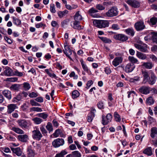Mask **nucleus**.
Listing matches in <instances>:
<instances>
[{
    "label": "nucleus",
    "mask_w": 157,
    "mask_h": 157,
    "mask_svg": "<svg viewBox=\"0 0 157 157\" xmlns=\"http://www.w3.org/2000/svg\"><path fill=\"white\" fill-rule=\"evenodd\" d=\"M93 24L100 28H105L109 26V23L107 20H95L93 21Z\"/></svg>",
    "instance_id": "1"
},
{
    "label": "nucleus",
    "mask_w": 157,
    "mask_h": 157,
    "mask_svg": "<svg viewBox=\"0 0 157 157\" xmlns=\"http://www.w3.org/2000/svg\"><path fill=\"white\" fill-rule=\"evenodd\" d=\"M118 13L117 8L115 6L111 7L105 13L106 16L109 17H112L117 16Z\"/></svg>",
    "instance_id": "2"
},
{
    "label": "nucleus",
    "mask_w": 157,
    "mask_h": 157,
    "mask_svg": "<svg viewBox=\"0 0 157 157\" xmlns=\"http://www.w3.org/2000/svg\"><path fill=\"white\" fill-rule=\"evenodd\" d=\"M102 118L101 123L104 125H106L111 121L112 115L110 113H109L105 117L104 115H102Z\"/></svg>",
    "instance_id": "3"
},
{
    "label": "nucleus",
    "mask_w": 157,
    "mask_h": 157,
    "mask_svg": "<svg viewBox=\"0 0 157 157\" xmlns=\"http://www.w3.org/2000/svg\"><path fill=\"white\" fill-rule=\"evenodd\" d=\"M134 27L138 31H141L145 28V25L143 21H137L134 24Z\"/></svg>",
    "instance_id": "4"
},
{
    "label": "nucleus",
    "mask_w": 157,
    "mask_h": 157,
    "mask_svg": "<svg viewBox=\"0 0 157 157\" xmlns=\"http://www.w3.org/2000/svg\"><path fill=\"white\" fill-rule=\"evenodd\" d=\"M32 133L33 138L38 141L40 140L43 136L40 131L36 129L32 131Z\"/></svg>",
    "instance_id": "5"
},
{
    "label": "nucleus",
    "mask_w": 157,
    "mask_h": 157,
    "mask_svg": "<svg viewBox=\"0 0 157 157\" xmlns=\"http://www.w3.org/2000/svg\"><path fill=\"white\" fill-rule=\"evenodd\" d=\"M64 144V140L62 138H59L55 140L52 142V145L55 147H57L61 146H62Z\"/></svg>",
    "instance_id": "6"
},
{
    "label": "nucleus",
    "mask_w": 157,
    "mask_h": 157,
    "mask_svg": "<svg viewBox=\"0 0 157 157\" xmlns=\"http://www.w3.org/2000/svg\"><path fill=\"white\" fill-rule=\"evenodd\" d=\"M135 67L134 64L131 63H128L125 66L124 70L127 73H129L132 71Z\"/></svg>",
    "instance_id": "7"
},
{
    "label": "nucleus",
    "mask_w": 157,
    "mask_h": 157,
    "mask_svg": "<svg viewBox=\"0 0 157 157\" xmlns=\"http://www.w3.org/2000/svg\"><path fill=\"white\" fill-rule=\"evenodd\" d=\"M135 47L140 51L143 52H148L147 49V45L146 44H144L143 45H139L138 44H135Z\"/></svg>",
    "instance_id": "8"
},
{
    "label": "nucleus",
    "mask_w": 157,
    "mask_h": 157,
    "mask_svg": "<svg viewBox=\"0 0 157 157\" xmlns=\"http://www.w3.org/2000/svg\"><path fill=\"white\" fill-rule=\"evenodd\" d=\"M139 91L143 94H147L150 93L151 88L148 86H143L139 89Z\"/></svg>",
    "instance_id": "9"
},
{
    "label": "nucleus",
    "mask_w": 157,
    "mask_h": 157,
    "mask_svg": "<svg viewBox=\"0 0 157 157\" xmlns=\"http://www.w3.org/2000/svg\"><path fill=\"white\" fill-rule=\"evenodd\" d=\"M113 38L117 40L124 41L128 39V37L126 35L123 34H118L113 36Z\"/></svg>",
    "instance_id": "10"
},
{
    "label": "nucleus",
    "mask_w": 157,
    "mask_h": 157,
    "mask_svg": "<svg viewBox=\"0 0 157 157\" xmlns=\"http://www.w3.org/2000/svg\"><path fill=\"white\" fill-rule=\"evenodd\" d=\"M127 4L134 8H137L140 6V3L136 0H128L127 1Z\"/></svg>",
    "instance_id": "11"
},
{
    "label": "nucleus",
    "mask_w": 157,
    "mask_h": 157,
    "mask_svg": "<svg viewBox=\"0 0 157 157\" xmlns=\"http://www.w3.org/2000/svg\"><path fill=\"white\" fill-rule=\"evenodd\" d=\"M79 24V21H75L71 22V25L73 29L79 30L82 29Z\"/></svg>",
    "instance_id": "12"
},
{
    "label": "nucleus",
    "mask_w": 157,
    "mask_h": 157,
    "mask_svg": "<svg viewBox=\"0 0 157 157\" xmlns=\"http://www.w3.org/2000/svg\"><path fill=\"white\" fill-rule=\"evenodd\" d=\"M123 61V58L121 57H116L112 61V64L115 67L121 63Z\"/></svg>",
    "instance_id": "13"
},
{
    "label": "nucleus",
    "mask_w": 157,
    "mask_h": 157,
    "mask_svg": "<svg viewBox=\"0 0 157 157\" xmlns=\"http://www.w3.org/2000/svg\"><path fill=\"white\" fill-rule=\"evenodd\" d=\"M7 113L8 114H10L13 111H14L15 109L17 108V107L16 104H9L7 106Z\"/></svg>",
    "instance_id": "14"
},
{
    "label": "nucleus",
    "mask_w": 157,
    "mask_h": 157,
    "mask_svg": "<svg viewBox=\"0 0 157 157\" xmlns=\"http://www.w3.org/2000/svg\"><path fill=\"white\" fill-rule=\"evenodd\" d=\"M157 79V77L153 72L151 73L150 79L148 81V83L151 85L154 84Z\"/></svg>",
    "instance_id": "15"
},
{
    "label": "nucleus",
    "mask_w": 157,
    "mask_h": 157,
    "mask_svg": "<svg viewBox=\"0 0 157 157\" xmlns=\"http://www.w3.org/2000/svg\"><path fill=\"white\" fill-rule=\"evenodd\" d=\"M2 93L8 100H10L11 99L12 94L10 91L8 90H4L2 91Z\"/></svg>",
    "instance_id": "16"
},
{
    "label": "nucleus",
    "mask_w": 157,
    "mask_h": 157,
    "mask_svg": "<svg viewBox=\"0 0 157 157\" xmlns=\"http://www.w3.org/2000/svg\"><path fill=\"white\" fill-rule=\"evenodd\" d=\"M11 150L13 152L16 154L17 156H20L22 154V152L19 147L16 148L11 147Z\"/></svg>",
    "instance_id": "17"
},
{
    "label": "nucleus",
    "mask_w": 157,
    "mask_h": 157,
    "mask_svg": "<svg viewBox=\"0 0 157 157\" xmlns=\"http://www.w3.org/2000/svg\"><path fill=\"white\" fill-rule=\"evenodd\" d=\"M142 66L145 68L148 69H151L153 67L154 64L151 62H147L143 63Z\"/></svg>",
    "instance_id": "18"
},
{
    "label": "nucleus",
    "mask_w": 157,
    "mask_h": 157,
    "mask_svg": "<svg viewBox=\"0 0 157 157\" xmlns=\"http://www.w3.org/2000/svg\"><path fill=\"white\" fill-rule=\"evenodd\" d=\"M4 73L5 75L7 76H10L13 75L12 70L8 67L5 68Z\"/></svg>",
    "instance_id": "19"
},
{
    "label": "nucleus",
    "mask_w": 157,
    "mask_h": 157,
    "mask_svg": "<svg viewBox=\"0 0 157 157\" xmlns=\"http://www.w3.org/2000/svg\"><path fill=\"white\" fill-rule=\"evenodd\" d=\"M136 56L141 59L144 60L146 59L147 58L146 55L138 51H137Z\"/></svg>",
    "instance_id": "20"
},
{
    "label": "nucleus",
    "mask_w": 157,
    "mask_h": 157,
    "mask_svg": "<svg viewBox=\"0 0 157 157\" xmlns=\"http://www.w3.org/2000/svg\"><path fill=\"white\" fill-rule=\"evenodd\" d=\"M128 59L130 62V63H133L134 64H138L139 63L138 60L133 56H129L128 57Z\"/></svg>",
    "instance_id": "21"
},
{
    "label": "nucleus",
    "mask_w": 157,
    "mask_h": 157,
    "mask_svg": "<svg viewBox=\"0 0 157 157\" xmlns=\"http://www.w3.org/2000/svg\"><path fill=\"white\" fill-rule=\"evenodd\" d=\"M65 50H63L64 53L66 54H69L70 55H71L72 54V51L70 48L69 46L67 45H64Z\"/></svg>",
    "instance_id": "22"
},
{
    "label": "nucleus",
    "mask_w": 157,
    "mask_h": 157,
    "mask_svg": "<svg viewBox=\"0 0 157 157\" xmlns=\"http://www.w3.org/2000/svg\"><path fill=\"white\" fill-rule=\"evenodd\" d=\"M17 123L22 128H25L27 126L28 123L25 120H18Z\"/></svg>",
    "instance_id": "23"
},
{
    "label": "nucleus",
    "mask_w": 157,
    "mask_h": 157,
    "mask_svg": "<svg viewBox=\"0 0 157 157\" xmlns=\"http://www.w3.org/2000/svg\"><path fill=\"white\" fill-rule=\"evenodd\" d=\"M98 12V10H96L94 8L92 7L89 10V13L90 14V15L94 17H97V15L94 13H96Z\"/></svg>",
    "instance_id": "24"
},
{
    "label": "nucleus",
    "mask_w": 157,
    "mask_h": 157,
    "mask_svg": "<svg viewBox=\"0 0 157 157\" xmlns=\"http://www.w3.org/2000/svg\"><path fill=\"white\" fill-rule=\"evenodd\" d=\"M80 62H81L82 69L84 70V71L88 73L89 71V69L86 64L84 63L83 59H80Z\"/></svg>",
    "instance_id": "25"
},
{
    "label": "nucleus",
    "mask_w": 157,
    "mask_h": 157,
    "mask_svg": "<svg viewBox=\"0 0 157 157\" xmlns=\"http://www.w3.org/2000/svg\"><path fill=\"white\" fill-rule=\"evenodd\" d=\"M151 137L152 138H154L157 135V128L156 127H153L151 129Z\"/></svg>",
    "instance_id": "26"
},
{
    "label": "nucleus",
    "mask_w": 157,
    "mask_h": 157,
    "mask_svg": "<svg viewBox=\"0 0 157 157\" xmlns=\"http://www.w3.org/2000/svg\"><path fill=\"white\" fill-rule=\"evenodd\" d=\"M18 137L20 141L23 142H26L28 139V136L26 135H19Z\"/></svg>",
    "instance_id": "27"
},
{
    "label": "nucleus",
    "mask_w": 157,
    "mask_h": 157,
    "mask_svg": "<svg viewBox=\"0 0 157 157\" xmlns=\"http://www.w3.org/2000/svg\"><path fill=\"white\" fill-rule=\"evenodd\" d=\"M23 99V96L19 93L16 97L13 98L12 101L13 102H17Z\"/></svg>",
    "instance_id": "28"
},
{
    "label": "nucleus",
    "mask_w": 157,
    "mask_h": 157,
    "mask_svg": "<svg viewBox=\"0 0 157 157\" xmlns=\"http://www.w3.org/2000/svg\"><path fill=\"white\" fill-rule=\"evenodd\" d=\"M125 32L129 35L133 36L135 34V31L133 28H128L126 29Z\"/></svg>",
    "instance_id": "29"
},
{
    "label": "nucleus",
    "mask_w": 157,
    "mask_h": 157,
    "mask_svg": "<svg viewBox=\"0 0 157 157\" xmlns=\"http://www.w3.org/2000/svg\"><path fill=\"white\" fill-rule=\"evenodd\" d=\"M29 101H26L21 106L22 109L24 111H26L29 109Z\"/></svg>",
    "instance_id": "30"
},
{
    "label": "nucleus",
    "mask_w": 157,
    "mask_h": 157,
    "mask_svg": "<svg viewBox=\"0 0 157 157\" xmlns=\"http://www.w3.org/2000/svg\"><path fill=\"white\" fill-rule=\"evenodd\" d=\"M142 74L144 77V81H148L150 77L148 72L147 71H143Z\"/></svg>",
    "instance_id": "31"
},
{
    "label": "nucleus",
    "mask_w": 157,
    "mask_h": 157,
    "mask_svg": "<svg viewBox=\"0 0 157 157\" xmlns=\"http://www.w3.org/2000/svg\"><path fill=\"white\" fill-rule=\"evenodd\" d=\"M74 18L75 21H78L81 20L82 19V17L81 15L79 14V11H77L75 13L74 16Z\"/></svg>",
    "instance_id": "32"
},
{
    "label": "nucleus",
    "mask_w": 157,
    "mask_h": 157,
    "mask_svg": "<svg viewBox=\"0 0 157 157\" xmlns=\"http://www.w3.org/2000/svg\"><path fill=\"white\" fill-rule=\"evenodd\" d=\"M143 153L148 155H151L152 154L151 147H149L146 148L143 151Z\"/></svg>",
    "instance_id": "33"
},
{
    "label": "nucleus",
    "mask_w": 157,
    "mask_h": 157,
    "mask_svg": "<svg viewBox=\"0 0 157 157\" xmlns=\"http://www.w3.org/2000/svg\"><path fill=\"white\" fill-rule=\"evenodd\" d=\"M68 13V11L67 10H64L63 11H59L58 12V16L60 18H62L65 15L67 14Z\"/></svg>",
    "instance_id": "34"
},
{
    "label": "nucleus",
    "mask_w": 157,
    "mask_h": 157,
    "mask_svg": "<svg viewBox=\"0 0 157 157\" xmlns=\"http://www.w3.org/2000/svg\"><path fill=\"white\" fill-rule=\"evenodd\" d=\"M40 130L44 136H47L48 132L45 128L44 125H41L40 127Z\"/></svg>",
    "instance_id": "35"
},
{
    "label": "nucleus",
    "mask_w": 157,
    "mask_h": 157,
    "mask_svg": "<svg viewBox=\"0 0 157 157\" xmlns=\"http://www.w3.org/2000/svg\"><path fill=\"white\" fill-rule=\"evenodd\" d=\"M140 79V77L139 76H135L133 78H130L128 80L131 82L135 83L136 82L139 81Z\"/></svg>",
    "instance_id": "36"
},
{
    "label": "nucleus",
    "mask_w": 157,
    "mask_h": 157,
    "mask_svg": "<svg viewBox=\"0 0 157 157\" xmlns=\"http://www.w3.org/2000/svg\"><path fill=\"white\" fill-rule=\"evenodd\" d=\"M98 37L105 43H110L112 42L111 40L106 37L101 36H99Z\"/></svg>",
    "instance_id": "37"
},
{
    "label": "nucleus",
    "mask_w": 157,
    "mask_h": 157,
    "mask_svg": "<svg viewBox=\"0 0 157 157\" xmlns=\"http://www.w3.org/2000/svg\"><path fill=\"white\" fill-rule=\"evenodd\" d=\"M79 96V93L77 90H75L73 91L72 94V97L73 99H75L78 98Z\"/></svg>",
    "instance_id": "38"
},
{
    "label": "nucleus",
    "mask_w": 157,
    "mask_h": 157,
    "mask_svg": "<svg viewBox=\"0 0 157 157\" xmlns=\"http://www.w3.org/2000/svg\"><path fill=\"white\" fill-rule=\"evenodd\" d=\"M13 23L17 26L21 24V21L20 20L17 18L14 17H13Z\"/></svg>",
    "instance_id": "39"
},
{
    "label": "nucleus",
    "mask_w": 157,
    "mask_h": 157,
    "mask_svg": "<svg viewBox=\"0 0 157 157\" xmlns=\"http://www.w3.org/2000/svg\"><path fill=\"white\" fill-rule=\"evenodd\" d=\"M46 128L49 132H50L53 131V128L52 124L50 122H48L47 123V125L46 126Z\"/></svg>",
    "instance_id": "40"
},
{
    "label": "nucleus",
    "mask_w": 157,
    "mask_h": 157,
    "mask_svg": "<svg viewBox=\"0 0 157 157\" xmlns=\"http://www.w3.org/2000/svg\"><path fill=\"white\" fill-rule=\"evenodd\" d=\"M20 86L17 84H14L12 85L10 87V89L12 90H18L20 89Z\"/></svg>",
    "instance_id": "41"
},
{
    "label": "nucleus",
    "mask_w": 157,
    "mask_h": 157,
    "mask_svg": "<svg viewBox=\"0 0 157 157\" xmlns=\"http://www.w3.org/2000/svg\"><path fill=\"white\" fill-rule=\"evenodd\" d=\"M114 116L115 120L117 122H120L121 121V118L120 115L117 112L114 113Z\"/></svg>",
    "instance_id": "42"
},
{
    "label": "nucleus",
    "mask_w": 157,
    "mask_h": 157,
    "mask_svg": "<svg viewBox=\"0 0 157 157\" xmlns=\"http://www.w3.org/2000/svg\"><path fill=\"white\" fill-rule=\"evenodd\" d=\"M32 120L36 124H39L43 122L42 119L38 117H36L32 119Z\"/></svg>",
    "instance_id": "43"
},
{
    "label": "nucleus",
    "mask_w": 157,
    "mask_h": 157,
    "mask_svg": "<svg viewBox=\"0 0 157 157\" xmlns=\"http://www.w3.org/2000/svg\"><path fill=\"white\" fill-rule=\"evenodd\" d=\"M146 101L147 104L149 105H152L154 103V101L152 97H150L147 98Z\"/></svg>",
    "instance_id": "44"
},
{
    "label": "nucleus",
    "mask_w": 157,
    "mask_h": 157,
    "mask_svg": "<svg viewBox=\"0 0 157 157\" xmlns=\"http://www.w3.org/2000/svg\"><path fill=\"white\" fill-rule=\"evenodd\" d=\"M72 155L74 157H81L82 156L81 153L78 151H75L72 152Z\"/></svg>",
    "instance_id": "45"
},
{
    "label": "nucleus",
    "mask_w": 157,
    "mask_h": 157,
    "mask_svg": "<svg viewBox=\"0 0 157 157\" xmlns=\"http://www.w3.org/2000/svg\"><path fill=\"white\" fill-rule=\"evenodd\" d=\"M23 90L28 91L29 89V84L27 82H25L23 84Z\"/></svg>",
    "instance_id": "46"
},
{
    "label": "nucleus",
    "mask_w": 157,
    "mask_h": 157,
    "mask_svg": "<svg viewBox=\"0 0 157 157\" xmlns=\"http://www.w3.org/2000/svg\"><path fill=\"white\" fill-rule=\"evenodd\" d=\"M13 130L15 132L18 134H22L24 133L23 131L18 128H13Z\"/></svg>",
    "instance_id": "47"
},
{
    "label": "nucleus",
    "mask_w": 157,
    "mask_h": 157,
    "mask_svg": "<svg viewBox=\"0 0 157 157\" xmlns=\"http://www.w3.org/2000/svg\"><path fill=\"white\" fill-rule=\"evenodd\" d=\"M67 152L65 151H62L60 153L57 154L55 157H64V155H66Z\"/></svg>",
    "instance_id": "48"
},
{
    "label": "nucleus",
    "mask_w": 157,
    "mask_h": 157,
    "mask_svg": "<svg viewBox=\"0 0 157 157\" xmlns=\"http://www.w3.org/2000/svg\"><path fill=\"white\" fill-rule=\"evenodd\" d=\"M38 116L39 117H41L44 119H46L48 117V115L45 113H38Z\"/></svg>",
    "instance_id": "49"
},
{
    "label": "nucleus",
    "mask_w": 157,
    "mask_h": 157,
    "mask_svg": "<svg viewBox=\"0 0 157 157\" xmlns=\"http://www.w3.org/2000/svg\"><path fill=\"white\" fill-rule=\"evenodd\" d=\"M31 111H34L38 112H41L42 111V110L40 108L33 107L31 108L30 109Z\"/></svg>",
    "instance_id": "50"
},
{
    "label": "nucleus",
    "mask_w": 157,
    "mask_h": 157,
    "mask_svg": "<svg viewBox=\"0 0 157 157\" xmlns=\"http://www.w3.org/2000/svg\"><path fill=\"white\" fill-rule=\"evenodd\" d=\"M150 22L153 25H155L157 22V18L155 17H153L150 19Z\"/></svg>",
    "instance_id": "51"
},
{
    "label": "nucleus",
    "mask_w": 157,
    "mask_h": 157,
    "mask_svg": "<svg viewBox=\"0 0 157 157\" xmlns=\"http://www.w3.org/2000/svg\"><path fill=\"white\" fill-rule=\"evenodd\" d=\"M50 10L51 13H55L56 12V9L54 4H51L50 6Z\"/></svg>",
    "instance_id": "52"
},
{
    "label": "nucleus",
    "mask_w": 157,
    "mask_h": 157,
    "mask_svg": "<svg viewBox=\"0 0 157 157\" xmlns=\"http://www.w3.org/2000/svg\"><path fill=\"white\" fill-rule=\"evenodd\" d=\"M94 117V116L93 115H92L89 113L87 117V121L89 122H91Z\"/></svg>",
    "instance_id": "53"
},
{
    "label": "nucleus",
    "mask_w": 157,
    "mask_h": 157,
    "mask_svg": "<svg viewBox=\"0 0 157 157\" xmlns=\"http://www.w3.org/2000/svg\"><path fill=\"white\" fill-rule=\"evenodd\" d=\"M60 129H56L55 132L53 134L54 136L55 137H58L60 134Z\"/></svg>",
    "instance_id": "54"
},
{
    "label": "nucleus",
    "mask_w": 157,
    "mask_h": 157,
    "mask_svg": "<svg viewBox=\"0 0 157 157\" xmlns=\"http://www.w3.org/2000/svg\"><path fill=\"white\" fill-rule=\"evenodd\" d=\"M104 71L105 73L107 75L110 74L112 72L110 68L108 67H106L104 68Z\"/></svg>",
    "instance_id": "55"
},
{
    "label": "nucleus",
    "mask_w": 157,
    "mask_h": 157,
    "mask_svg": "<svg viewBox=\"0 0 157 157\" xmlns=\"http://www.w3.org/2000/svg\"><path fill=\"white\" fill-rule=\"evenodd\" d=\"M26 90H23L21 93H20V94H21L23 96V97L26 98L28 95L29 94V92H26Z\"/></svg>",
    "instance_id": "56"
},
{
    "label": "nucleus",
    "mask_w": 157,
    "mask_h": 157,
    "mask_svg": "<svg viewBox=\"0 0 157 157\" xmlns=\"http://www.w3.org/2000/svg\"><path fill=\"white\" fill-rule=\"evenodd\" d=\"M30 102L32 106H40V104L37 102H36L33 100H31L30 101Z\"/></svg>",
    "instance_id": "57"
},
{
    "label": "nucleus",
    "mask_w": 157,
    "mask_h": 157,
    "mask_svg": "<svg viewBox=\"0 0 157 157\" xmlns=\"http://www.w3.org/2000/svg\"><path fill=\"white\" fill-rule=\"evenodd\" d=\"M46 25L45 24L42 23H40L38 24H37L36 25V27L37 28H39L40 27H43V29H44L45 28V27Z\"/></svg>",
    "instance_id": "58"
},
{
    "label": "nucleus",
    "mask_w": 157,
    "mask_h": 157,
    "mask_svg": "<svg viewBox=\"0 0 157 157\" xmlns=\"http://www.w3.org/2000/svg\"><path fill=\"white\" fill-rule=\"evenodd\" d=\"M35 100L36 101L40 103H42L44 101L43 98L41 97H38L35 98Z\"/></svg>",
    "instance_id": "59"
},
{
    "label": "nucleus",
    "mask_w": 157,
    "mask_h": 157,
    "mask_svg": "<svg viewBox=\"0 0 157 157\" xmlns=\"http://www.w3.org/2000/svg\"><path fill=\"white\" fill-rule=\"evenodd\" d=\"M128 94V98H130L131 96H133V94H135V92L134 91H131L127 92Z\"/></svg>",
    "instance_id": "60"
},
{
    "label": "nucleus",
    "mask_w": 157,
    "mask_h": 157,
    "mask_svg": "<svg viewBox=\"0 0 157 157\" xmlns=\"http://www.w3.org/2000/svg\"><path fill=\"white\" fill-rule=\"evenodd\" d=\"M98 107L100 109L104 108L103 103L101 101H100L98 102L97 104Z\"/></svg>",
    "instance_id": "61"
},
{
    "label": "nucleus",
    "mask_w": 157,
    "mask_h": 157,
    "mask_svg": "<svg viewBox=\"0 0 157 157\" xmlns=\"http://www.w3.org/2000/svg\"><path fill=\"white\" fill-rule=\"evenodd\" d=\"M69 21L68 19H66L64 20L62 23V25L63 27L65 26V25L68 24V23Z\"/></svg>",
    "instance_id": "62"
},
{
    "label": "nucleus",
    "mask_w": 157,
    "mask_h": 157,
    "mask_svg": "<svg viewBox=\"0 0 157 157\" xmlns=\"http://www.w3.org/2000/svg\"><path fill=\"white\" fill-rule=\"evenodd\" d=\"M150 58L152 59L153 61L155 62L157 61V57L154 55H150L149 56Z\"/></svg>",
    "instance_id": "63"
},
{
    "label": "nucleus",
    "mask_w": 157,
    "mask_h": 157,
    "mask_svg": "<svg viewBox=\"0 0 157 157\" xmlns=\"http://www.w3.org/2000/svg\"><path fill=\"white\" fill-rule=\"evenodd\" d=\"M38 96L37 93L34 92H32L30 93V97L31 98H36Z\"/></svg>",
    "instance_id": "64"
}]
</instances>
